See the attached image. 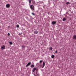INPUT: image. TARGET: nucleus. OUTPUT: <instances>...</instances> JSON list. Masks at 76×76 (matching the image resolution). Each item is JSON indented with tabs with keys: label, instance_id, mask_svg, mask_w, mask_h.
Returning a JSON list of instances; mask_svg holds the SVG:
<instances>
[{
	"label": "nucleus",
	"instance_id": "1",
	"mask_svg": "<svg viewBox=\"0 0 76 76\" xmlns=\"http://www.w3.org/2000/svg\"><path fill=\"white\" fill-rule=\"evenodd\" d=\"M30 7L31 8V9L32 10H35V9H34V6L33 5H31Z\"/></svg>",
	"mask_w": 76,
	"mask_h": 76
},
{
	"label": "nucleus",
	"instance_id": "2",
	"mask_svg": "<svg viewBox=\"0 0 76 76\" xmlns=\"http://www.w3.org/2000/svg\"><path fill=\"white\" fill-rule=\"evenodd\" d=\"M34 76H39V75L37 73V72H36V73L34 74Z\"/></svg>",
	"mask_w": 76,
	"mask_h": 76
},
{
	"label": "nucleus",
	"instance_id": "3",
	"mask_svg": "<svg viewBox=\"0 0 76 76\" xmlns=\"http://www.w3.org/2000/svg\"><path fill=\"white\" fill-rule=\"evenodd\" d=\"M1 50H3H3H4V49H5V46L4 45H3L2 46H1Z\"/></svg>",
	"mask_w": 76,
	"mask_h": 76
},
{
	"label": "nucleus",
	"instance_id": "4",
	"mask_svg": "<svg viewBox=\"0 0 76 76\" xmlns=\"http://www.w3.org/2000/svg\"><path fill=\"white\" fill-rule=\"evenodd\" d=\"M10 4H7L6 5V7H7V8H8L9 7H10Z\"/></svg>",
	"mask_w": 76,
	"mask_h": 76
},
{
	"label": "nucleus",
	"instance_id": "5",
	"mask_svg": "<svg viewBox=\"0 0 76 76\" xmlns=\"http://www.w3.org/2000/svg\"><path fill=\"white\" fill-rule=\"evenodd\" d=\"M31 64V62H29L27 65H26V67H28Z\"/></svg>",
	"mask_w": 76,
	"mask_h": 76
},
{
	"label": "nucleus",
	"instance_id": "6",
	"mask_svg": "<svg viewBox=\"0 0 76 76\" xmlns=\"http://www.w3.org/2000/svg\"><path fill=\"white\" fill-rule=\"evenodd\" d=\"M56 23V21H53L52 23V25H55Z\"/></svg>",
	"mask_w": 76,
	"mask_h": 76
},
{
	"label": "nucleus",
	"instance_id": "7",
	"mask_svg": "<svg viewBox=\"0 0 76 76\" xmlns=\"http://www.w3.org/2000/svg\"><path fill=\"white\" fill-rule=\"evenodd\" d=\"M73 39H76V35H74L73 36Z\"/></svg>",
	"mask_w": 76,
	"mask_h": 76
},
{
	"label": "nucleus",
	"instance_id": "8",
	"mask_svg": "<svg viewBox=\"0 0 76 76\" xmlns=\"http://www.w3.org/2000/svg\"><path fill=\"white\" fill-rule=\"evenodd\" d=\"M44 66H45V62H43L42 64V68H44Z\"/></svg>",
	"mask_w": 76,
	"mask_h": 76
},
{
	"label": "nucleus",
	"instance_id": "9",
	"mask_svg": "<svg viewBox=\"0 0 76 76\" xmlns=\"http://www.w3.org/2000/svg\"><path fill=\"white\" fill-rule=\"evenodd\" d=\"M34 33L35 34H38V31H34Z\"/></svg>",
	"mask_w": 76,
	"mask_h": 76
},
{
	"label": "nucleus",
	"instance_id": "10",
	"mask_svg": "<svg viewBox=\"0 0 76 76\" xmlns=\"http://www.w3.org/2000/svg\"><path fill=\"white\" fill-rule=\"evenodd\" d=\"M32 3L33 4H35V1L34 0H32Z\"/></svg>",
	"mask_w": 76,
	"mask_h": 76
},
{
	"label": "nucleus",
	"instance_id": "11",
	"mask_svg": "<svg viewBox=\"0 0 76 76\" xmlns=\"http://www.w3.org/2000/svg\"><path fill=\"white\" fill-rule=\"evenodd\" d=\"M54 57H55V56L54 55H53L51 56V58H54Z\"/></svg>",
	"mask_w": 76,
	"mask_h": 76
},
{
	"label": "nucleus",
	"instance_id": "12",
	"mask_svg": "<svg viewBox=\"0 0 76 76\" xmlns=\"http://www.w3.org/2000/svg\"><path fill=\"white\" fill-rule=\"evenodd\" d=\"M35 70H36V69L35 68H34L32 70L33 72H35Z\"/></svg>",
	"mask_w": 76,
	"mask_h": 76
},
{
	"label": "nucleus",
	"instance_id": "13",
	"mask_svg": "<svg viewBox=\"0 0 76 76\" xmlns=\"http://www.w3.org/2000/svg\"><path fill=\"white\" fill-rule=\"evenodd\" d=\"M63 21H65V20H66V19L65 18H64L63 19Z\"/></svg>",
	"mask_w": 76,
	"mask_h": 76
},
{
	"label": "nucleus",
	"instance_id": "14",
	"mask_svg": "<svg viewBox=\"0 0 76 76\" xmlns=\"http://www.w3.org/2000/svg\"><path fill=\"white\" fill-rule=\"evenodd\" d=\"M31 67H34V65L32 64L31 66Z\"/></svg>",
	"mask_w": 76,
	"mask_h": 76
},
{
	"label": "nucleus",
	"instance_id": "15",
	"mask_svg": "<svg viewBox=\"0 0 76 76\" xmlns=\"http://www.w3.org/2000/svg\"><path fill=\"white\" fill-rule=\"evenodd\" d=\"M9 43L10 45H12V44H13V43L11 42H10Z\"/></svg>",
	"mask_w": 76,
	"mask_h": 76
},
{
	"label": "nucleus",
	"instance_id": "16",
	"mask_svg": "<svg viewBox=\"0 0 76 76\" xmlns=\"http://www.w3.org/2000/svg\"><path fill=\"white\" fill-rule=\"evenodd\" d=\"M49 50H53V48L51 47H50L49 48Z\"/></svg>",
	"mask_w": 76,
	"mask_h": 76
},
{
	"label": "nucleus",
	"instance_id": "17",
	"mask_svg": "<svg viewBox=\"0 0 76 76\" xmlns=\"http://www.w3.org/2000/svg\"><path fill=\"white\" fill-rule=\"evenodd\" d=\"M70 4L69 2H67L66 3V4Z\"/></svg>",
	"mask_w": 76,
	"mask_h": 76
},
{
	"label": "nucleus",
	"instance_id": "18",
	"mask_svg": "<svg viewBox=\"0 0 76 76\" xmlns=\"http://www.w3.org/2000/svg\"><path fill=\"white\" fill-rule=\"evenodd\" d=\"M29 3H31V0H28Z\"/></svg>",
	"mask_w": 76,
	"mask_h": 76
},
{
	"label": "nucleus",
	"instance_id": "19",
	"mask_svg": "<svg viewBox=\"0 0 76 76\" xmlns=\"http://www.w3.org/2000/svg\"><path fill=\"white\" fill-rule=\"evenodd\" d=\"M16 27L17 28H19V25H17Z\"/></svg>",
	"mask_w": 76,
	"mask_h": 76
},
{
	"label": "nucleus",
	"instance_id": "20",
	"mask_svg": "<svg viewBox=\"0 0 76 76\" xmlns=\"http://www.w3.org/2000/svg\"><path fill=\"white\" fill-rule=\"evenodd\" d=\"M32 14L33 15H35V14H34V12H32Z\"/></svg>",
	"mask_w": 76,
	"mask_h": 76
},
{
	"label": "nucleus",
	"instance_id": "21",
	"mask_svg": "<svg viewBox=\"0 0 76 76\" xmlns=\"http://www.w3.org/2000/svg\"><path fill=\"white\" fill-rule=\"evenodd\" d=\"M58 53V51H57V50L56 51H55V53Z\"/></svg>",
	"mask_w": 76,
	"mask_h": 76
},
{
	"label": "nucleus",
	"instance_id": "22",
	"mask_svg": "<svg viewBox=\"0 0 76 76\" xmlns=\"http://www.w3.org/2000/svg\"><path fill=\"white\" fill-rule=\"evenodd\" d=\"M42 60H40L39 61V62L41 63H42Z\"/></svg>",
	"mask_w": 76,
	"mask_h": 76
},
{
	"label": "nucleus",
	"instance_id": "23",
	"mask_svg": "<svg viewBox=\"0 0 76 76\" xmlns=\"http://www.w3.org/2000/svg\"><path fill=\"white\" fill-rule=\"evenodd\" d=\"M8 35H9V36H10V34L9 33H8Z\"/></svg>",
	"mask_w": 76,
	"mask_h": 76
},
{
	"label": "nucleus",
	"instance_id": "24",
	"mask_svg": "<svg viewBox=\"0 0 76 76\" xmlns=\"http://www.w3.org/2000/svg\"><path fill=\"white\" fill-rule=\"evenodd\" d=\"M18 34L19 35H21V34H20V33H19V34Z\"/></svg>",
	"mask_w": 76,
	"mask_h": 76
},
{
	"label": "nucleus",
	"instance_id": "25",
	"mask_svg": "<svg viewBox=\"0 0 76 76\" xmlns=\"http://www.w3.org/2000/svg\"><path fill=\"white\" fill-rule=\"evenodd\" d=\"M22 47H25V46H22Z\"/></svg>",
	"mask_w": 76,
	"mask_h": 76
},
{
	"label": "nucleus",
	"instance_id": "26",
	"mask_svg": "<svg viewBox=\"0 0 76 76\" xmlns=\"http://www.w3.org/2000/svg\"><path fill=\"white\" fill-rule=\"evenodd\" d=\"M10 27L9 26H8V28H10Z\"/></svg>",
	"mask_w": 76,
	"mask_h": 76
},
{
	"label": "nucleus",
	"instance_id": "27",
	"mask_svg": "<svg viewBox=\"0 0 76 76\" xmlns=\"http://www.w3.org/2000/svg\"><path fill=\"white\" fill-rule=\"evenodd\" d=\"M22 34V33H21Z\"/></svg>",
	"mask_w": 76,
	"mask_h": 76
}]
</instances>
